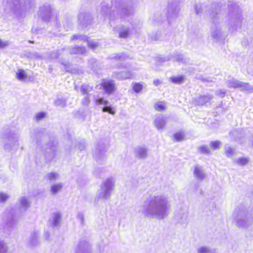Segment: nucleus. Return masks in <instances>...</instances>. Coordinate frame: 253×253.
<instances>
[{
	"label": "nucleus",
	"mask_w": 253,
	"mask_h": 253,
	"mask_svg": "<svg viewBox=\"0 0 253 253\" xmlns=\"http://www.w3.org/2000/svg\"><path fill=\"white\" fill-rule=\"evenodd\" d=\"M170 208L168 195L165 193L156 192L144 202L139 212L146 217L162 220L169 215Z\"/></svg>",
	"instance_id": "1"
},
{
	"label": "nucleus",
	"mask_w": 253,
	"mask_h": 253,
	"mask_svg": "<svg viewBox=\"0 0 253 253\" xmlns=\"http://www.w3.org/2000/svg\"><path fill=\"white\" fill-rule=\"evenodd\" d=\"M101 13L105 17H109L110 20L113 21L116 19H126L127 17L131 15L134 10L132 6H127L124 5H120L118 7L113 9L110 13L111 9L107 6H106L104 3L102 4Z\"/></svg>",
	"instance_id": "2"
},
{
	"label": "nucleus",
	"mask_w": 253,
	"mask_h": 253,
	"mask_svg": "<svg viewBox=\"0 0 253 253\" xmlns=\"http://www.w3.org/2000/svg\"><path fill=\"white\" fill-rule=\"evenodd\" d=\"M237 226L247 229L253 223V214L244 208H237L233 214Z\"/></svg>",
	"instance_id": "3"
},
{
	"label": "nucleus",
	"mask_w": 253,
	"mask_h": 253,
	"mask_svg": "<svg viewBox=\"0 0 253 253\" xmlns=\"http://www.w3.org/2000/svg\"><path fill=\"white\" fill-rule=\"evenodd\" d=\"M115 179L113 177H110L102 182L95 198L96 203L99 201H104L110 198L115 186Z\"/></svg>",
	"instance_id": "4"
},
{
	"label": "nucleus",
	"mask_w": 253,
	"mask_h": 253,
	"mask_svg": "<svg viewBox=\"0 0 253 253\" xmlns=\"http://www.w3.org/2000/svg\"><path fill=\"white\" fill-rule=\"evenodd\" d=\"M228 6V15L230 17L229 29L230 30L236 31L240 29L242 26V18L240 14V10L238 5L235 3H230Z\"/></svg>",
	"instance_id": "5"
},
{
	"label": "nucleus",
	"mask_w": 253,
	"mask_h": 253,
	"mask_svg": "<svg viewBox=\"0 0 253 253\" xmlns=\"http://www.w3.org/2000/svg\"><path fill=\"white\" fill-rule=\"evenodd\" d=\"M38 14L43 21L49 22L55 20L56 15L48 3H45L40 7Z\"/></svg>",
	"instance_id": "6"
},
{
	"label": "nucleus",
	"mask_w": 253,
	"mask_h": 253,
	"mask_svg": "<svg viewBox=\"0 0 253 253\" xmlns=\"http://www.w3.org/2000/svg\"><path fill=\"white\" fill-rule=\"evenodd\" d=\"M180 11L178 1L169 2L167 9V17L169 23H170L178 16Z\"/></svg>",
	"instance_id": "7"
},
{
	"label": "nucleus",
	"mask_w": 253,
	"mask_h": 253,
	"mask_svg": "<svg viewBox=\"0 0 253 253\" xmlns=\"http://www.w3.org/2000/svg\"><path fill=\"white\" fill-rule=\"evenodd\" d=\"M5 11L18 16L25 9L20 0H8L5 7Z\"/></svg>",
	"instance_id": "8"
},
{
	"label": "nucleus",
	"mask_w": 253,
	"mask_h": 253,
	"mask_svg": "<svg viewBox=\"0 0 253 253\" xmlns=\"http://www.w3.org/2000/svg\"><path fill=\"white\" fill-rule=\"evenodd\" d=\"M18 133L10 132L5 138V144L4 145V149L9 150L12 147L18 146Z\"/></svg>",
	"instance_id": "9"
},
{
	"label": "nucleus",
	"mask_w": 253,
	"mask_h": 253,
	"mask_svg": "<svg viewBox=\"0 0 253 253\" xmlns=\"http://www.w3.org/2000/svg\"><path fill=\"white\" fill-rule=\"evenodd\" d=\"M31 201L28 197L22 196L20 197L16 205L19 212L26 211L31 206Z\"/></svg>",
	"instance_id": "10"
},
{
	"label": "nucleus",
	"mask_w": 253,
	"mask_h": 253,
	"mask_svg": "<svg viewBox=\"0 0 253 253\" xmlns=\"http://www.w3.org/2000/svg\"><path fill=\"white\" fill-rule=\"evenodd\" d=\"M101 85L105 92L110 94L116 90L115 82L112 80H103Z\"/></svg>",
	"instance_id": "11"
},
{
	"label": "nucleus",
	"mask_w": 253,
	"mask_h": 253,
	"mask_svg": "<svg viewBox=\"0 0 253 253\" xmlns=\"http://www.w3.org/2000/svg\"><path fill=\"white\" fill-rule=\"evenodd\" d=\"M166 124V118L162 115H156L154 121V125L160 131L164 130Z\"/></svg>",
	"instance_id": "12"
},
{
	"label": "nucleus",
	"mask_w": 253,
	"mask_h": 253,
	"mask_svg": "<svg viewBox=\"0 0 253 253\" xmlns=\"http://www.w3.org/2000/svg\"><path fill=\"white\" fill-rule=\"evenodd\" d=\"M193 174L194 177L199 181H203L206 177V174L203 168L198 165L194 166Z\"/></svg>",
	"instance_id": "13"
},
{
	"label": "nucleus",
	"mask_w": 253,
	"mask_h": 253,
	"mask_svg": "<svg viewBox=\"0 0 253 253\" xmlns=\"http://www.w3.org/2000/svg\"><path fill=\"white\" fill-rule=\"evenodd\" d=\"M96 103L98 105H104L105 106L103 108L102 111L104 112H107L110 114L114 115L115 112L112 111V108L111 106H108L109 102L107 100H105L103 98H99L96 99Z\"/></svg>",
	"instance_id": "14"
},
{
	"label": "nucleus",
	"mask_w": 253,
	"mask_h": 253,
	"mask_svg": "<svg viewBox=\"0 0 253 253\" xmlns=\"http://www.w3.org/2000/svg\"><path fill=\"white\" fill-rule=\"evenodd\" d=\"M76 253H91L90 246L86 242H81L76 250Z\"/></svg>",
	"instance_id": "15"
},
{
	"label": "nucleus",
	"mask_w": 253,
	"mask_h": 253,
	"mask_svg": "<svg viewBox=\"0 0 253 253\" xmlns=\"http://www.w3.org/2000/svg\"><path fill=\"white\" fill-rule=\"evenodd\" d=\"M136 157L144 159L147 157V149L144 146H138L135 149Z\"/></svg>",
	"instance_id": "16"
},
{
	"label": "nucleus",
	"mask_w": 253,
	"mask_h": 253,
	"mask_svg": "<svg viewBox=\"0 0 253 253\" xmlns=\"http://www.w3.org/2000/svg\"><path fill=\"white\" fill-rule=\"evenodd\" d=\"M78 20L81 24L83 25L87 24L91 20L90 15L85 12H81L78 15Z\"/></svg>",
	"instance_id": "17"
},
{
	"label": "nucleus",
	"mask_w": 253,
	"mask_h": 253,
	"mask_svg": "<svg viewBox=\"0 0 253 253\" xmlns=\"http://www.w3.org/2000/svg\"><path fill=\"white\" fill-rule=\"evenodd\" d=\"M119 33V37L121 38H126L129 34V28L127 27L121 25L117 28Z\"/></svg>",
	"instance_id": "18"
},
{
	"label": "nucleus",
	"mask_w": 253,
	"mask_h": 253,
	"mask_svg": "<svg viewBox=\"0 0 253 253\" xmlns=\"http://www.w3.org/2000/svg\"><path fill=\"white\" fill-rule=\"evenodd\" d=\"M29 243L32 246H35L39 244V232L38 231H34L31 234Z\"/></svg>",
	"instance_id": "19"
},
{
	"label": "nucleus",
	"mask_w": 253,
	"mask_h": 253,
	"mask_svg": "<svg viewBox=\"0 0 253 253\" xmlns=\"http://www.w3.org/2000/svg\"><path fill=\"white\" fill-rule=\"evenodd\" d=\"M61 215L59 213L53 214L50 222L53 227L58 228L60 224Z\"/></svg>",
	"instance_id": "20"
},
{
	"label": "nucleus",
	"mask_w": 253,
	"mask_h": 253,
	"mask_svg": "<svg viewBox=\"0 0 253 253\" xmlns=\"http://www.w3.org/2000/svg\"><path fill=\"white\" fill-rule=\"evenodd\" d=\"M239 88L241 91L247 93L253 92V86H251L249 83L241 81Z\"/></svg>",
	"instance_id": "21"
},
{
	"label": "nucleus",
	"mask_w": 253,
	"mask_h": 253,
	"mask_svg": "<svg viewBox=\"0 0 253 253\" xmlns=\"http://www.w3.org/2000/svg\"><path fill=\"white\" fill-rule=\"evenodd\" d=\"M63 186L61 182L53 183L50 186V192L52 194H56L59 192Z\"/></svg>",
	"instance_id": "22"
},
{
	"label": "nucleus",
	"mask_w": 253,
	"mask_h": 253,
	"mask_svg": "<svg viewBox=\"0 0 253 253\" xmlns=\"http://www.w3.org/2000/svg\"><path fill=\"white\" fill-rule=\"evenodd\" d=\"M132 74L130 72L124 71L117 73L116 77L119 80H125L131 78Z\"/></svg>",
	"instance_id": "23"
},
{
	"label": "nucleus",
	"mask_w": 253,
	"mask_h": 253,
	"mask_svg": "<svg viewBox=\"0 0 253 253\" xmlns=\"http://www.w3.org/2000/svg\"><path fill=\"white\" fill-rule=\"evenodd\" d=\"M15 74L16 78L20 81H24L27 78V75L23 69H18Z\"/></svg>",
	"instance_id": "24"
},
{
	"label": "nucleus",
	"mask_w": 253,
	"mask_h": 253,
	"mask_svg": "<svg viewBox=\"0 0 253 253\" xmlns=\"http://www.w3.org/2000/svg\"><path fill=\"white\" fill-rule=\"evenodd\" d=\"M212 98V96L210 94L200 96L197 99V104L202 105L208 102Z\"/></svg>",
	"instance_id": "25"
},
{
	"label": "nucleus",
	"mask_w": 253,
	"mask_h": 253,
	"mask_svg": "<svg viewBox=\"0 0 253 253\" xmlns=\"http://www.w3.org/2000/svg\"><path fill=\"white\" fill-rule=\"evenodd\" d=\"M241 81L235 79H231L227 82V86L229 88H239Z\"/></svg>",
	"instance_id": "26"
},
{
	"label": "nucleus",
	"mask_w": 253,
	"mask_h": 253,
	"mask_svg": "<svg viewBox=\"0 0 253 253\" xmlns=\"http://www.w3.org/2000/svg\"><path fill=\"white\" fill-rule=\"evenodd\" d=\"M45 178L51 182L59 180L60 175L57 172H51L46 175Z\"/></svg>",
	"instance_id": "27"
},
{
	"label": "nucleus",
	"mask_w": 253,
	"mask_h": 253,
	"mask_svg": "<svg viewBox=\"0 0 253 253\" xmlns=\"http://www.w3.org/2000/svg\"><path fill=\"white\" fill-rule=\"evenodd\" d=\"M198 253H217V251L215 249H210L207 247H200L197 249Z\"/></svg>",
	"instance_id": "28"
},
{
	"label": "nucleus",
	"mask_w": 253,
	"mask_h": 253,
	"mask_svg": "<svg viewBox=\"0 0 253 253\" xmlns=\"http://www.w3.org/2000/svg\"><path fill=\"white\" fill-rule=\"evenodd\" d=\"M170 80L173 83L176 84H181L185 81V77L184 76L178 75L170 77Z\"/></svg>",
	"instance_id": "29"
},
{
	"label": "nucleus",
	"mask_w": 253,
	"mask_h": 253,
	"mask_svg": "<svg viewBox=\"0 0 253 253\" xmlns=\"http://www.w3.org/2000/svg\"><path fill=\"white\" fill-rule=\"evenodd\" d=\"M222 33L221 28L220 27H217L212 32L211 36L213 39L218 40L222 36Z\"/></svg>",
	"instance_id": "30"
},
{
	"label": "nucleus",
	"mask_w": 253,
	"mask_h": 253,
	"mask_svg": "<svg viewBox=\"0 0 253 253\" xmlns=\"http://www.w3.org/2000/svg\"><path fill=\"white\" fill-rule=\"evenodd\" d=\"M71 54H83L85 52V49L83 47H74L70 49Z\"/></svg>",
	"instance_id": "31"
},
{
	"label": "nucleus",
	"mask_w": 253,
	"mask_h": 253,
	"mask_svg": "<svg viewBox=\"0 0 253 253\" xmlns=\"http://www.w3.org/2000/svg\"><path fill=\"white\" fill-rule=\"evenodd\" d=\"M225 154L228 158H231L235 153V149L228 145L225 146Z\"/></svg>",
	"instance_id": "32"
},
{
	"label": "nucleus",
	"mask_w": 253,
	"mask_h": 253,
	"mask_svg": "<svg viewBox=\"0 0 253 253\" xmlns=\"http://www.w3.org/2000/svg\"><path fill=\"white\" fill-rule=\"evenodd\" d=\"M155 109L158 111H162L166 109L167 106L164 102H158L154 105Z\"/></svg>",
	"instance_id": "33"
},
{
	"label": "nucleus",
	"mask_w": 253,
	"mask_h": 253,
	"mask_svg": "<svg viewBox=\"0 0 253 253\" xmlns=\"http://www.w3.org/2000/svg\"><path fill=\"white\" fill-rule=\"evenodd\" d=\"M248 161V159L246 158L240 157L235 160L234 162L239 166H244Z\"/></svg>",
	"instance_id": "34"
},
{
	"label": "nucleus",
	"mask_w": 253,
	"mask_h": 253,
	"mask_svg": "<svg viewBox=\"0 0 253 253\" xmlns=\"http://www.w3.org/2000/svg\"><path fill=\"white\" fill-rule=\"evenodd\" d=\"M175 59L177 61L182 63H186L189 61L188 59L185 58L182 54H177L175 56Z\"/></svg>",
	"instance_id": "35"
},
{
	"label": "nucleus",
	"mask_w": 253,
	"mask_h": 253,
	"mask_svg": "<svg viewBox=\"0 0 253 253\" xmlns=\"http://www.w3.org/2000/svg\"><path fill=\"white\" fill-rule=\"evenodd\" d=\"M92 90V88L90 87L87 84H83L81 86V92L83 95H87L88 93Z\"/></svg>",
	"instance_id": "36"
},
{
	"label": "nucleus",
	"mask_w": 253,
	"mask_h": 253,
	"mask_svg": "<svg viewBox=\"0 0 253 253\" xmlns=\"http://www.w3.org/2000/svg\"><path fill=\"white\" fill-rule=\"evenodd\" d=\"M210 147L213 150H217L220 148L221 145V142L218 140L211 141L210 143Z\"/></svg>",
	"instance_id": "37"
},
{
	"label": "nucleus",
	"mask_w": 253,
	"mask_h": 253,
	"mask_svg": "<svg viewBox=\"0 0 253 253\" xmlns=\"http://www.w3.org/2000/svg\"><path fill=\"white\" fill-rule=\"evenodd\" d=\"M8 247L6 243L3 241L0 240V253H7Z\"/></svg>",
	"instance_id": "38"
},
{
	"label": "nucleus",
	"mask_w": 253,
	"mask_h": 253,
	"mask_svg": "<svg viewBox=\"0 0 253 253\" xmlns=\"http://www.w3.org/2000/svg\"><path fill=\"white\" fill-rule=\"evenodd\" d=\"M132 88L136 93H138L142 89L143 84L140 83H132Z\"/></svg>",
	"instance_id": "39"
},
{
	"label": "nucleus",
	"mask_w": 253,
	"mask_h": 253,
	"mask_svg": "<svg viewBox=\"0 0 253 253\" xmlns=\"http://www.w3.org/2000/svg\"><path fill=\"white\" fill-rule=\"evenodd\" d=\"M9 198V195L4 192H0V203H5Z\"/></svg>",
	"instance_id": "40"
},
{
	"label": "nucleus",
	"mask_w": 253,
	"mask_h": 253,
	"mask_svg": "<svg viewBox=\"0 0 253 253\" xmlns=\"http://www.w3.org/2000/svg\"><path fill=\"white\" fill-rule=\"evenodd\" d=\"M199 152L202 153L208 154L210 153L209 148L206 145L201 146L198 148Z\"/></svg>",
	"instance_id": "41"
},
{
	"label": "nucleus",
	"mask_w": 253,
	"mask_h": 253,
	"mask_svg": "<svg viewBox=\"0 0 253 253\" xmlns=\"http://www.w3.org/2000/svg\"><path fill=\"white\" fill-rule=\"evenodd\" d=\"M174 138L177 141H181L183 140L184 137V135L183 133L179 132L176 133L174 135Z\"/></svg>",
	"instance_id": "42"
},
{
	"label": "nucleus",
	"mask_w": 253,
	"mask_h": 253,
	"mask_svg": "<svg viewBox=\"0 0 253 253\" xmlns=\"http://www.w3.org/2000/svg\"><path fill=\"white\" fill-rule=\"evenodd\" d=\"M55 104L56 106L63 107L65 106L66 102L65 100L61 99V98H58L55 101Z\"/></svg>",
	"instance_id": "43"
},
{
	"label": "nucleus",
	"mask_w": 253,
	"mask_h": 253,
	"mask_svg": "<svg viewBox=\"0 0 253 253\" xmlns=\"http://www.w3.org/2000/svg\"><path fill=\"white\" fill-rule=\"evenodd\" d=\"M87 45L89 47L94 50L98 46V42L94 41H87Z\"/></svg>",
	"instance_id": "44"
},
{
	"label": "nucleus",
	"mask_w": 253,
	"mask_h": 253,
	"mask_svg": "<svg viewBox=\"0 0 253 253\" xmlns=\"http://www.w3.org/2000/svg\"><path fill=\"white\" fill-rule=\"evenodd\" d=\"M195 13L197 15L200 14L202 12V6L201 4H196L194 6Z\"/></svg>",
	"instance_id": "45"
},
{
	"label": "nucleus",
	"mask_w": 253,
	"mask_h": 253,
	"mask_svg": "<svg viewBox=\"0 0 253 253\" xmlns=\"http://www.w3.org/2000/svg\"><path fill=\"white\" fill-rule=\"evenodd\" d=\"M87 39H88L87 37H86L85 36H81L80 35H75L73 36L71 40H73L75 39H81V40H84V41H87Z\"/></svg>",
	"instance_id": "46"
},
{
	"label": "nucleus",
	"mask_w": 253,
	"mask_h": 253,
	"mask_svg": "<svg viewBox=\"0 0 253 253\" xmlns=\"http://www.w3.org/2000/svg\"><path fill=\"white\" fill-rule=\"evenodd\" d=\"M46 114L44 112H39L36 115V119L37 121H40L43 118H45Z\"/></svg>",
	"instance_id": "47"
},
{
	"label": "nucleus",
	"mask_w": 253,
	"mask_h": 253,
	"mask_svg": "<svg viewBox=\"0 0 253 253\" xmlns=\"http://www.w3.org/2000/svg\"><path fill=\"white\" fill-rule=\"evenodd\" d=\"M9 44L8 42L3 41L0 38V48H4Z\"/></svg>",
	"instance_id": "48"
},
{
	"label": "nucleus",
	"mask_w": 253,
	"mask_h": 253,
	"mask_svg": "<svg viewBox=\"0 0 253 253\" xmlns=\"http://www.w3.org/2000/svg\"><path fill=\"white\" fill-rule=\"evenodd\" d=\"M89 99L88 95H86L84 96V98L82 100V104L84 105L87 106L89 103Z\"/></svg>",
	"instance_id": "49"
},
{
	"label": "nucleus",
	"mask_w": 253,
	"mask_h": 253,
	"mask_svg": "<svg viewBox=\"0 0 253 253\" xmlns=\"http://www.w3.org/2000/svg\"><path fill=\"white\" fill-rule=\"evenodd\" d=\"M105 151L106 150H102L101 148H99L96 152L97 155L95 156L96 158L98 159L99 157H101Z\"/></svg>",
	"instance_id": "50"
},
{
	"label": "nucleus",
	"mask_w": 253,
	"mask_h": 253,
	"mask_svg": "<svg viewBox=\"0 0 253 253\" xmlns=\"http://www.w3.org/2000/svg\"><path fill=\"white\" fill-rule=\"evenodd\" d=\"M217 7H216L215 4H214V10H213L211 13V16L213 18L215 17V15L218 14L217 11L218 10V6L217 5Z\"/></svg>",
	"instance_id": "51"
},
{
	"label": "nucleus",
	"mask_w": 253,
	"mask_h": 253,
	"mask_svg": "<svg viewBox=\"0 0 253 253\" xmlns=\"http://www.w3.org/2000/svg\"><path fill=\"white\" fill-rule=\"evenodd\" d=\"M162 83V82L160 80H159V79L154 80V81H153V84L156 86H158L160 84H161Z\"/></svg>",
	"instance_id": "52"
},
{
	"label": "nucleus",
	"mask_w": 253,
	"mask_h": 253,
	"mask_svg": "<svg viewBox=\"0 0 253 253\" xmlns=\"http://www.w3.org/2000/svg\"><path fill=\"white\" fill-rule=\"evenodd\" d=\"M187 216H188V213H187V211H185L184 212H183L182 213V219L183 220H185L187 218Z\"/></svg>",
	"instance_id": "53"
},
{
	"label": "nucleus",
	"mask_w": 253,
	"mask_h": 253,
	"mask_svg": "<svg viewBox=\"0 0 253 253\" xmlns=\"http://www.w3.org/2000/svg\"><path fill=\"white\" fill-rule=\"evenodd\" d=\"M226 91H225V90L224 89H221V90H220L217 93V94L219 95H222L223 96L225 93Z\"/></svg>",
	"instance_id": "54"
},
{
	"label": "nucleus",
	"mask_w": 253,
	"mask_h": 253,
	"mask_svg": "<svg viewBox=\"0 0 253 253\" xmlns=\"http://www.w3.org/2000/svg\"><path fill=\"white\" fill-rule=\"evenodd\" d=\"M44 238L46 240L49 239V233L48 232H45L44 234Z\"/></svg>",
	"instance_id": "55"
},
{
	"label": "nucleus",
	"mask_w": 253,
	"mask_h": 253,
	"mask_svg": "<svg viewBox=\"0 0 253 253\" xmlns=\"http://www.w3.org/2000/svg\"><path fill=\"white\" fill-rule=\"evenodd\" d=\"M55 149H54V147H52V148H49V151H46V153H49L50 152H52L53 153H53H54V151Z\"/></svg>",
	"instance_id": "56"
},
{
	"label": "nucleus",
	"mask_w": 253,
	"mask_h": 253,
	"mask_svg": "<svg viewBox=\"0 0 253 253\" xmlns=\"http://www.w3.org/2000/svg\"><path fill=\"white\" fill-rule=\"evenodd\" d=\"M115 58H118L120 60H122L124 59L122 56H115Z\"/></svg>",
	"instance_id": "57"
},
{
	"label": "nucleus",
	"mask_w": 253,
	"mask_h": 253,
	"mask_svg": "<svg viewBox=\"0 0 253 253\" xmlns=\"http://www.w3.org/2000/svg\"><path fill=\"white\" fill-rule=\"evenodd\" d=\"M79 217L80 218L81 220L83 221V218H84L83 215L82 214H81L80 215H79Z\"/></svg>",
	"instance_id": "58"
}]
</instances>
